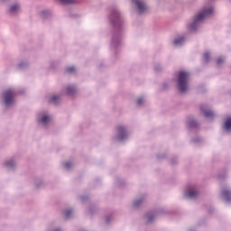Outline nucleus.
Segmentation results:
<instances>
[{
	"mask_svg": "<svg viewBox=\"0 0 231 231\" xmlns=\"http://www.w3.org/2000/svg\"><path fill=\"white\" fill-rule=\"evenodd\" d=\"M223 196L226 198V201H230L231 193L228 190L223 191Z\"/></svg>",
	"mask_w": 231,
	"mask_h": 231,
	"instance_id": "nucleus-10",
	"label": "nucleus"
},
{
	"mask_svg": "<svg viewBox=\"0 0 231 231\" xmlns=\"http://www.w3.org/2000/svg\"><path fill=\"white\" fill-rule=\"evenodd\" d=\"M68 73H73L75 71V67H70L67 69Z\"/></svg>",
	"mask_w": 231,
	"mask_h": 231,
	"instance_id": "nucleus-18",
	"label": "nucleus"
},
{
	"mask_svg": "<svg viewBox=\"0 0 231 231\" xmlns=\"http://www.w3.org/2000/svg\"><path fill=\"white\" fill-rule=\"evenodd\" d=\"M59 100H60L59 96H53V97H51V102L52 104H57V102H59Z\"/></svg>",
	"mask_w": 231,
	"mask_h": 231,
	"instance_id": "nucleus-13",
	"label": "nucleus"
},
{
	"mask_svg": "<svg viewBox=\"0 0 231 231\" xmlns=\"http://www.w3.org/2000/svg\"><path fill=\"white\" fill-rule=\"evenodd\" d=\"M204 59H205V60H208V59H209L208 52L204 53Z\"/></svg>",
	"mask_w": 231,
	"mask_h": 231,
	"instance_id": "nucleus-20",
	"label": "nucleus"
},
{
	"mask_svg": "<svg viewBox=\"0 0 231 231\" xmlns=\"http://www.w3.org/2000/svg\"><path fill=\"white\" fill-rule=\"evenodd\" d=\"M148 221H149V223H151V221H152V217H150L148 218Z\"/></svg>",
	"mask_w": 231,
	"mask_h": 231,
	"instance_id": "nucleus-24",
	"label": "nucleus"
},
{
	"mask_svg": "<svg viewBox=\"0 0 231 231\" xmlns=\"http://www.w3.org/2000/svg\"><path fill=\"white\" fill-rule=\"evenodd\" d=\"M72 213H73V211H71V210L66 211V213H65L66 219H68L69 217L70 214H72Z\"/></svg>",
	"mask_w": 231,
	"mask_h": 231,
	"instance_id": "nucleus-17",
	"label": "nucleus"
},
{
	"mask_svg": "<svg viewBox=\"0 0 231 231\" xmlns=\"http://www.w3.org/2000/svg\"><path fill=\"white\" fill-rule=\"evenodd\" d=\"M118 133L120 140H124V138L127 136V134L125 133V128H124V126H118Z\"/></svg>",
	"mask_w": 231,
	"mask_h": 231,
	"instance_id": "nucleus-5",
	"label": "nucleus"
},
{
	"mask_svg": "<svg viewBox=\"0 0 231 231\" xmlns=\"http://www.w3.org/2000/svg\"><path fill=\"white\" fill-rule=\"evenodd\" d=\"M15 94L12 91V89H8L4 93L5 104V106H10L14 102V97Z\"/></svg>",
	"mask_w": 231,
	"mask_h": 231,
	"instance_id": "nucleus-3",
	"label": "nucleus"
},
{
	"mask_svg": "<svg viewBox=\"0 0 231 231\" xmlns=\"http://www.w3.org/2000/svg\"><path fill=\"white\" fill-rule=\"evenodd\" d=\"M141 202H142V200L135 201V202L134 203V207H138V205H140Z\"/></svg>",
	"mask_w": 231,
	"mask_h": 231,
	"instance_id": "nucleus-22",
	"label": "nucleus"
},
{
	"mask_svg": "<svg viewBox=\"0 0 231 231\" xmlns=\"http://www.w3.org/2000/svg\"><path fill=\"white\" fill-rule=\"evenodd\" d=\"M48 122H50V117L48 116H43L42 118V124L46 125V124H48Z\"/></svg>",
	"mask_w": 231,
	"mask_h": 231,
	"instance_id": "nucleus-11",
	"label": "nucleus"
},
{
	"mask_svg": "<svg viewBox=\"0 0 231 231\" xmlns=\"http://www.w3.org/2000/svg\"><path fill=\"white\" fill-rule=\"evenodd\" d=\"M6 167H14V161H9L5 162Z\"/></svg>",
	"mask_w": 231,
	"mask_h": 231,
	"instance_id": "nucleus-16",
	"label": "nucleus"
},
{
	"mask_svg": "<svg viewBox=\"0 0 231 231\" xmlns=\"http://www.w3.org/2000/svg\"><path fill=\"white\" fill-rule=\"evenodd\" d=\"M17 10H19V5H13V6L10 8L11 14H14V13L17 12Z\"/></svg>",
	"mask_w": 231,
	"mask_h": 231,
	"instance_id": "nucleus-14",
	"label": "nucleus"
},
{
	"mask_svg": "<svg viewBox=\"0 0 231 231\" xmlns=\"http://www.w3.org/2000/svg\"><path fill=\"white\" fill-rule=\"evenodd\" d=\"M75 91H76L75 87H69V88H67L68 95H72V93H75Z\"/></svg>",
	"mask_w": 231,
	"mask_h": 231,
	"instance_id": "nucleus-12",
	"label": "nucleus"
},
{
	"mask_svg": "<svg viewBox=\"0 0 231 231\" xmlns=\"http://www.w3.org/2000/svg\"><path fill=\"white\" fill-rule=\"evenodd\" d=\"M190 75L189 72L180 71L178 78L179 90L180 93H185L189 89V78Z\"/></svg>",
	"mask_w": 231,
	"mask_h": 231,
	"instance_id": "nucleus-1",
	"label": "nucleus"
},
{
	"mask_svg": "<svg viewBox=\"0 0 231 231\" xmlns=\"http://www.w3.org/2000/svg\"><path fill=\"white\" fill-rule=\"evenodd\" d=\"M214 14V8L208 7L202 9L201 13H199L193 21L192 25L189 26V30H194V26L199 23V21H203V19H207V17H210Z\"/></svg>",
	"mask_w": 231,
	"mask_h": 231,
	"instance_id": "nucleus-2",
	"label": "nucleus"
},
{
	"mask_svg": "<svg viewBox=\"0 0 231 231\" xmlns=\"http://www.w3.org/2000/svg\"><path fill=\"white\" fill-rule=\"evenodd\" d=\"M143 103V98L140 97L137 99L138 106L142 105Z\"/></svg>",
	"mask_w": 231,
	"mask_h": 231,
	"instance_id": "nucleus-19",
	"label": "nucleus"
},
{
	"mask_svg": "<svg viewBox=\"0 0 231 231\" xmlns=\"http://www.w3.org/2000/svg\"><path fill=\"white\" fill-rule=\"evenodd\" d=\"M191 124H196V122L192 121Z\"/></svg>",
	"mask_w": 231,
	"mask_h": 231,
	"instance_id": "nucleus-25",
	"label": "nucleus"
},
{
	"mask_svg": "<svg viewBox=\"0 0 231 231\" xmlns=\"http://www.w3.org/2000/svg\"><path fill=\"white\" fill-rule=\"evenodd\" d=\"M223 62H225V59H223V58H218L217 60V64L219 66L220 64H223Z\"/></svg>",
	"mask_w": 231,
	"mask_h": 231,
	"instance_id": "nucleus-15",
	"label": "nucleus"
},
{
	"mask_svg": "<svg viewBox=\"0 0 231 231\" xmlns=\"http://www.w3.org/2000/svg\"><path fill=\"white\" fill-rule=\"evenodd\" d=\"M63 4H65V5H71V3H73V2H71V1H66V2H62Z\"/></svg>",
	"mask_w": 231,
	"mask_h": 231,
	"instance_id": "nucleus-23",
	"label": "nucleus"
},
{
	"mask_svg": "<svg viewBox=\"0 0 231 231\" xmlns=\"http://www.w3.org/2000/svg\"><path fill=\"white\" fill-rule=\"evenodd\" d=\"M187 196L188 198H196L198 196V191L191 189L187 193Z\"/></svg>",
	"mask_w": 231,
	"mask_h": 231,
	"instance_id": "nucleus-8",
	"label": "nucleus"
},
{
	"mask_svg": "<svg viewBox=\"0 0 231 231\" xmlns=\"http://www.w3.org/2000/svg\"><path fill=\"white\" fill-rule=\"evenodd\" d=\"M65 167H66L67 169H69V167H71V163H70V162L65 163Z\"/></svg>",
	"mask_w": 231,
	"mask_h": 231,
	"instance_id": "nucleus-21",
	"label": "nucleus"
},
{
	"mask_svg": "<svg viewBox=\"0 0 231 231\" xmlns=\"http://www.w3.org/2000/svg\"><path fill=\"white\" fill-rule=\"evenodd\" d=\"M224 129H226V131H230L231 130V117H228L224 125Z\"/></svg>",
	"mask_w": 231,
	"mask_h": 231,
	"instance_id": "nucleus-6",
	"label": "nucleus"
},
{
	"mask_svg": "<svg viewBox=\"0 0 231 231\" xmlns=\"http://www.w3.org/2000/svg\"><path fill=\"white\" fill-rule=\"evenodd\" d=\"M135 5L137 6L139 14H143V12L147 10V7L145 6V5H143V2L136 1Z\"/></svg>",
	"mask_w": 231,
	"mask_h": 231,
	"instance_id": "nucleus-4",
	"label": "nucleus"
},
{
	"mask_svg": "<svg viewBox=\"0 0 231 231\" xmlns=\"http://www.w3.org/2000/svg\"><path fill=\"white\" fill-rule=\"evenodd\" d=\"M185 41V38L183 37H180V38H178L176 39L174 42H173V44L175 46H180V44H182V42Z\"/></svg>",
	"mask_w": 231,
	"mask_h": 231,
	"instance_id": "nucleus-7",
	"label": "nucleus"
},
{
	"mask_svg": "<svg viewBox=\"0 0 231 231\" xmlns=\"http://www.w3.org/2000/svg\"><path fill=\"white\" fill-rule=\"evenodd\" d=\"M204 115L206 118H212V116H214V112L210 110H205Z\"/></svg>",
	"mask_w": 231,
	"mask_h": 231,
	"instance_id": "nucleus-9",
	"label": "nucleus"
}]
</instances>
